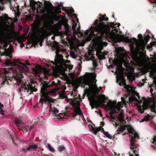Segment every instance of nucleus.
I'll use <instances>...</instances> for the list:
<instances>
[{
    "label": "nucleus",
    "mask_w": 156,
    "mask_h": 156,
    "mask_svg": "<svg viewBox=\"0 0 156 156\" xmlns=\"http://www.w3.org/2000/svg\"><path fill=\"white\" fill-rule=\"evenodd\" d=\"M88 99L89 101L90 105L91 106L92 109L94 108H98L100 103L104 102L103 100H98L93 95L88 97Z\"/></svg>",
    "instance_id": "nucleus-6"
},
{
    "label": "nucleus",
    "mask_w": 156,
    "mask_h": 156,
    "mask_svg": "<svg viewBox=\"0 0 156 156\" xmlns=\"http://www.w3.org/2000/svg\"><path fill=\"white\" fill-rule=\"evenodd\" d=\"M133 135H130V141H131V138H132V136L133 137V138L135 139V138H139V136L138 134L136 133L135 132L133 134Z\"/></svg>",
    "instance_id": "nucleus-28"
},
{
    "label": "nucleus",
    "mask_w": 156,
    "mask_h": 156,
    "mask_svg": "<svg viewBox=\"0 0 156 156\" xmlns=\"http://www.w3.org/2000/svg\"><path fill=\"white\" fill-rule=\"evenodd\" d=\"M37 148V146L36 144L30 145L28 147L23 149V151L26 152L27 151H30L31 149H35V150H36Z\"/></svg>",
    "instance_id": "nucleus-14"
},
{
    "label": "nucleus",
    "mask_w": 156,
    "mask_h": 156,
    "mask_svg": "<svg viewBox=\"0 0 156 156\" xmlns=\"http://www.w3.org/2000/svg\"><path fill=\"white\" fill-rule=\"evenodd\" d=\"M62 60H63V59H61L58 58H55L54 60L55 62L52 61H51V62L53 65H56L61 64Z\"/></svg>",
    "instance_id": "nucleus-20"
},
{
    "label": "nucleus",
    "mask_w": 156,
    "mask_h": 156,
    "mask_svg": "<svg viewBox=\"0 0 156 156\" xmlns=\"http://www.w3.org/2000/svg\"><path fill=\"white\" fill-rule=\"evenodd\" d=\"M80 95H77L75 93H74V95L73 96V98L74 99V100L76 101L77 100V99H78L79 98Z\"/></svg>",
    "instance_id": "nucleus-35"
},
{
    "label": "nucleus",
    "mask_w": 156,
    "mask_h": 156,
    "mask_svg": "<svg viewBox=\"0 0 156 156\" xmlns=\"http://www.w3.org/2000/svg\"><path fill=\"white\" fill-rule=\"evenodd\" d=\"M14 122L16 126H19V125L20 123V120L19 119H16Z\"/></svg>",
    "instance_id": "nucleus-32"
},
{
    "label": "nucleus",
    "mask_w": 156,
    "mask_h": 156,
    "mask_svg": "<svg viewBox=\"0 0 156 156\" xmlns=\"http://www.w3.org/2000/svg\"><path fill=\"white\" fill-rule=\"evenodd\" d=\"M51 111L54 115H56L58 114L59 112V111L57 109L54 107L52 108L50 106V108Z\"/></svg>",
    "instance_id": "nucleus-22"
},
{
    "label": "nucleus",
    "mask_w": 156,
    "mask_h": 156,
    "mask_svg": "<svg viewBox=\"0 0 156 156\" xmlns=\"http://www.w3.org/2000/svg\"><path fill=\"white\" fill-rule=\"evenodd\" d=\"M79 79L80 81V82H82V77L80 76L79 77Z\"/></svg>",
    "instance_id": "nucleus-58"
},
{
    "label": "nucleus",
    "mask_w": 156,
    "mask_h": 156,
    "mask_svg": "<svg viewBox=\"0 0 156 156\" xmlns=\"http://www.w3.org/2000/svg\"><path fill=\"white\" fill-rule=\"evenodd\" d=\"M124 116L123 114L122 113H120L118 116L117 117V119L114 120H111V121L114 122L113 125L116 127H117L120 124V122H121L124 121Z\"/></svg>",
    "instance_id": "nucleus-8"
},
{
    "label": "nucleus",
    "mask_w": 156,
    "mask_h": 156,
    "mask_svg": "<svg viewBox=\"0 0 156 156\" xmlns=\"http://www.w3.org/2000/svg\"><path fill=\"white\" fill-rule=\"evenodd\" d=\"M59 90V89L58 88H55L53 90L52 92L53 94H55V92L57 91H58Z\"/></svg>",
    "instance_id": "nucleus-48"
},
{
    "label": "nucleus",
    "mask_w": 156,
    "mask_h": 156,
    "mask_svg": "<svg viewBox=\"0 0 156 156\" xmlns=\"http://www.w3.org/2000/svg\"><path fill=\"white\" fill-rule=\"evenodd\" d=\"M30 6L32 8L33 10L36 9V8H37L36 10L37 12V10L40 8H41V6L40 5L41 2L39 1L37 2H35L34 0H30Z\"/></svg>",
    "instance_id": "nucleus-9"
},
{
    "label": "nucleus",
    "mask_w": 156,
    "mask_h": 156,
    "mask_svg": "<svg viewBox=\"0 0 156 156\" xmlns=\"http://www.w3.org/2000/svg\"><path fill=\"white\" fill-rule=\"evenodd\" d=\"M120 68V66H118L116 69V70H118V71L119 70Z\"/></svg>",
    "instance_id": "nucleus-60"
},
{
    "label": "nucleus",
    "mask_w": 156,
    "mask_h": 156,
    "mask_svg": "<svg viewBox=\"0 0 156 156\" xmlns=\"http://www.w3.org/2000/svg\"><path fill=\"white\" fill-rule=\"evenodd\" d=\"M23 87L25 92L27 91V92H28L29 90L30 91V84L27 85V86L26 84H24L23 85Z\"/></svg>",
    "instance_id": "nucleus-25"
},
{
    "label": "nucleus",
    "mask_w": 156,
    "mask_h": 156,
    "mask_svg": "<svg viewBox=\"0 0 156 156\" xmlns=\"http://www.w3.org/2000/svg\"><path fill=\"white\" fill-rule=\"evenodd\" d=\"M123 41L127 43H133L134 44V42L137 41V40L135 38H133L132 39H129L128 37H125L122 38Z\"/></svg>",
    "instance_id": "nucleus-17"
},
{
    "label": "nucleus",
    "mask_w": 156,
    "mask_h": 156,
    "mask_svg": "<svg viewBox=\"0 0 156 156\" xmlns=\"http://www.w3.org/2000/svg\"><path fill=\"white\" fill-rule=\"evenodd\" d=\"M108 18L106 17V15H99V20H96L94 23L95 26L92 27L91 28L94 29L101 35L105 37L108 38L114 42L119 41L122 39V37L115 32H110V27L112 28L115 27V25L114 22H107L108 25H106L104 22H101L104 20L108 21Z\"/></svg>",
    "instance_id": "nucleus-2"
},
{
    "label": "nucleus",
    "mask_w": 156,
    "mask_h": 156,
    "mask_svg": "<svg viewBox=\"0 0 156 156\" xmlns=\"http://www.w3.org/2000/svg\"><path fill=\"white\" fill-rule=\"evenodd\" d=\"M101 125L102 126H104L105 125V123L104 122H101Z\"/></svg>",
    "instance_id": "nucleus-61"
},
{
    "label": "nucleus",
    "mask_w": 156,
    "mask_h": 156,
    "mask_svg": "<svg viewBox=\"0 0 156 156\" xmlns=\"http://www.w3.org/2000/svg\"><path fill=\"white\" fill-rule=\"evenodd\" d=\"M101 98L104 99L105 98V96L104 95H102L101 96Z\"/></svg>",
    "instance_id": "nucleus-59"
},
{
    "label": "nucleus",
    "mask_w": 156,
    "mask_h": 156,
    "mask_svg": "<svg viewBox=\"0 0 156 156\" xmlns=\"http://www.w3.org/2000/svg\"><path fill=\"white\" fill-rule=\"evenodd\" d=\"M0 114L2 115H4V111L3 110L1 109L0 111Z\"/></svg>",
    "instance_id": "nucleus-56"
},
{
    "label": "nucleus",
    "mask_w": 156,
    "mask_h": 156,
    "mask_svg": "<svg viewBox=\"0 0 156 156\" xmlns=\"http://www.w3.org/2000/svg\"><path fill=\"white\" fill-rule=\"evenodd\" d=\"M124 88L126 89V91L128 92H130L131 91L130 89L131 88L130 86L129 85H126Z\"/></svg>",
    "instance_id": "nucleus-30"
},
{
    "label": "nucleus",
    "mask_w": 156,
    "mask_h": 156,
    "mask_svg": "<svg viewBox=\"0 0 156 156\" xmlns=\"http://www.w3.org/2000/svg\"><path fill=\"white\" fill-rule=\"evenodd\" d=\"M30 91L31 92H33V91L36 92L37 91V89L33 87L30 86Z\"/></svg>",
    "instance_id": "nucleus-38"
},
{
    "label": "nucleus",
    "mask_w": 156,
    "mask_h": 156,
    "mask_svg": "<svg viewBox=\"0 0 156 156\" xmlns=\"http://www.w3.org/2000/svg\"><path fill=\"white\" fill-rule=\"evenodd\" d=\"M41 68V66L37 65L35 66V68L32 69L33 71L36 74H38Z\"/></svg>",
    "instance_id": "nucleus-21"
},
{
    "label": "nucleus",
    "mask_w": 156,
    "mask_h": 156,
    "mask_svg": "<svg viewBox=\"0 0 156 156\" xmlns=\"http://www.w3.org/2000/svg\"><path fill=\"white\" fill-rule=\"evenodd\" d=\"M136 142V140L132 136L131 138L130 141V149L132 150H133L134 149H136L138 147V145L137 144H135V143Z\"/></svg>",
    "instance_id": "nucleus-16"
},
{
    "label": "nucleus",
    "mask_w": 156,
    "mask_h": 156,
    "mask_svg": "<svg viewBox=\"0 0 156 156\" xmlns=\"http://www.w3.org/2000/svg\"><path fill=\"white\" fill-rule=\"evenodd\" d=\"M12 0H0V2L2 3L3 1H5L6 2H8L9 3H11Z\"/></svg>",
    "instance_id": "nucleus-50"
},
{
    "label": "nucleus",
    "mask_w": 156,
    "mask_h": 156,
    "mask_svg": "<svg viewBox=\"0 0 156 156\" xmlns=\"http://www.w3.org/2000/svg\"><path fill=\"white\" fill-rule=\"evenodd\" d=\"M156 43V42H151L150 43V44L151 47H152L153 46H154L155 44Z\"/></svg>",
    "instance_id": "nucleus-54"
},
{
    "label": "nucleus",
    "mask_w": 156,
    "mask_h": 156,
    "mask_svg": "<svg viewBox=\"0 0 156 156\" xmlns=\"http://www.w3.org/2000/svg\"><path fill=\"white\" fill-rule=\"evenodd\" d=\"M113 64H112L110 65V67L112 68H113L114 67V65H117L118 64L117 62L116 61H113Z\"/></svg>",
    "instance_id": "nucleus-39"
},
{
    "label": "nucleus",
    "mask_w": 156,
    "mask_h": 156,
    "mask_svg": "<svg viewBox=\"0 0 156 156\" xmlns=\"http://www.w3.org/2000/svg\"><path fill=\"white\" fill-rule=\"evenodd\" d=\"M132 96L129 98V101L132 102L134 101H138V99H140V96L139 94L135 91L132 93L131 94Z\"/></svg>",
    "instance_id": "nucleus-10"
},
{
    "label": "nucleus",
    "mask_w": 156,
    "mask_h": 156,
    "mask_svg": "<svg viewBox=\"0 0 156 156\" xmlns=\"http://www.w3.org/2000/svg\"><path fill=\"white\" fill-rule=\"evenodd\" d=\"M119 80L122 81V84L123 86H124V87H125L126 85H127L126 81L124 79V78L123 76H120L119 78Z\"/></svg>",
    "instance_id": "nucleus-26"
},
{
    "label": "nucleus",
    "mask_w": 156,
    "mask_h": 156,
    "mask_svg": "<svg viewBox=\"0 0 156 156\" xmlns=\"http://www.w3.org/2000/svg\"><path fill=\"white\" fill-rule=\"evenodd\" d=\"M4 106L0 102V109H2V107H3Z\"/></svg>",
    "instance_id": "nucleus-57"
},
{
    "label": "nucleus",
    "mask_w": 156,
    "mask_h": 156,
    "mask_svg": "<svg viewBox=\"0 0 156 156\" xmlns=\"http://www.w3.org/2000/svg\"><path fill=\"white\" fill-rule=\"evenodd\" d=\"M138 36L140 41L136 44V48L138 51H141L144 53L145 47L147 44V43L148 42L150 37L148 35H147L145 37L144 39L141 34H139Z\"/></svg>",
    "instance_id": "nucleus-4"
},
{
    "label": "nucleus",
    "mask_w": 156,
    "mask_h": 156,
    "mask_svg": "<svg viewBox=\"0 0 156 156\" xmlns=\"http://www.w3.org/2000/svg\"><path fill=\"white\" fill-rule=\"evenodd\" d=\"M57 4L59 6H57V7H56V9L57 10H58L59 12H61V9L60 8V5H59V3L58 2H57Z\"/></svg>",
    "instance_id": "nucleus-41"
},
{
    "label": "nucleus",
    "mask_w": 156,
    "mask_h": 156,
    "mask_svg": "<svg viewBox=\"0 0 156 156\" xmlns=\"http://www.w3.org/2000/svg\"><path fill=\"white\" fill-rule=\"evenodd\" d=\"M90 53H89V56H88L87 55H85V57L87 59H88V60H89V56H90Z\"/></svg>",
    "instance_id": "nucleus-55"
},
{
    "label": "nucleus",
    "mask_w": 156,
    "mask_h": 156,
    "mask_svg": "<svg viewBox=\"0 0 156 156\" xmlns=\"http://www.w3.org/2000/svg\"><path fill=\"white\" fill-rule=\"evenodd\" d=\"M113 61H113L112 59H109V62L110 63H111V62H113Z\"/></svg>",
    "instance_id": "nucleus-64"
},
{
    "label": "nucleus",
    "mask_w": 156,
    "mask_h": 156,
    "mask_svg": "<svg viewBox=\"0 0 156 156\" xmlns=\"http://www.w3.org/2000/svg\"><path fill=\"white\" fill-rule=\"evenodd\" d=\"M122 50L121 47H119L116 49V51L117 54L118 55L120 54L122 52Z\"/></svg>",
    "instance_id": "nucleus-29"
},
{
    "label": "nucleus",
    "mask_w": 156,
    "mask_h": 156,
    "mask_svg": "<svg viewBox=\"0 0 156 156\" xmlns=\"http://www.w3.org/2000/svg\"><path fill=\"white\" fill-rule=\"evenodd\" d=\"M152 143L154 145H155L156 144V138H154L153 140V142Z\"/></svg>",
    "instance_id": "nucleus-52"
},
{
    "label": "nucleus",
    "mask_w": 156,
    "mask_h": 156,
    "mask_svg": "<svg viewBox=\"0 0 156 156\" xmlns=\"http://www.w3.org/2000/svg\"><path fill=\"white\" fill-rule=\"evenodd\" d=\"M126 129V126L123 125L121 126H120V127H119L118 130H117V131L118 132L117 133V134H119V131L122 132L124 131Z\"/></svg>",
    "instance_id": "nucleus-24"
},
{
    "label": "nucleus",
    "mask_w": 156,
    "mask_h": 156,
    "mask_svg": "<svg viewBox=\"0 0 156 156\" xmlns=\"http://www.w3.org/2000/svg\"><path fill=\"white\" fill-rule=\"evenodd\" d=\"M153 83L155 85L156 84V80H153Z\"/></svg>",
    "instance_id": "nucleus-63"
},
{
    "label": "nucleus",
    "mask_w": 156,
    "mask_h": 156,
    "mask_svg": "<svg viewBox=\"0 0 156 156\" xmlns=\"http://www.w3.org/2000/svg\"><path fill=\"white\" fill-rule=\"evenodd\" d=\"M51 8L53 9L54 7L51 3H48L46 5L37 10V13L44 14L45 16L51 15L53 13V11Z\"/></svg>",
    "instance_id": "nucleus-5"
},
{
    "label": "nucleus",
    "mask_w": 156,
    "mask_h": 156,
    "mask_svg": "<svg viewBox=\"0 0 156 156\" xmlns=\"http://www.w3.org/2000/svg\"><path fill=\"white\" fill-rule=\"evenodd\" d=\"M93 64L95 67H97V63L96 61L94 60L93 61Z\"/></svg>",
    "instance_id": "nucleus-49"
},
{
    "label": "nucleus",
    "mask_w": 156,
    "mask_h": 156,
    "mask_svg": "<svg viewBox=\"0 0 156 156\" xmlns=\"http://www.w3.org/2000/svg\"><path fill=\"white\" fill-rule=\"evenodd\" d=\"M94 90L95 91L97 92H98L100 91V90H99L96 86H95V88Z\"/></svg>",
    "instance_id": "nucleus-51"
},
{
    "label": "nucleus",
    "mask_w": 156,
    "mask_h": 156,
    "mask_svg": "<svg viewBox=\"0 0 156 156\" xmlns=\"http://www.w3.org/2000/svg\"><path fill=\"white\" fill-rule=\"evenodd\" d=\"M65 11L68 14H71L74 12V10L73 8H71L70 9H66Z\"/></svg>",
    "instance_id": "nucleus-27"
},
{
    "label": "nucleus",
    "mask_w": 156,
    "mask_h": 156,
    "mask_svg": "<svg viewBox=\"0 0 156 156\" xmlns=\"http://www.w3.org/2000/svg\"><path fill=\"white\" fill-rule=\"evenodd\" d=\"M23 88V85L21 86V87H20L19 89L20 91L21 92V91H23L24 90Z\"/></svg>",
    "instance_id": "nucleus-53"
},
{
    "label": "nucleus",
    "mask_w": 156,
    "mask_h": 156,
    "mask_svg": "<svg viewBox=\"0 0 156 156\" xmlns=\"http://www.w3.org/2000/svg\"><path fill=\"white\" fill-rule=\"evenodd\" d=\"M5 63L8 65L13 66L12 67L9 69L13 74H16V75H13L12 77H11L10 76L11 75L10 72L6 70H4L3 72L0 74V77L2 78V84H4L6 83L8 85H9L10 84L9 80L11 82L13 79L16 81V83L18 84H19V83H21L22 80L20 76L22 72L27 71L28 70V68L27 66L30 65L28 61H27L26 63H23L17 61L15 59H13V61L7 59Z\"/></svg>",
    "instance_id": "nucleus-1"
},
{
    "label": "nucleus",
    "mask_w": 156,
    "mask_h": 156,
    "mask_svg": "<svg viewBox=\"0 0 156 156\" xmlns=\"http://www.w3.org/2000/svg\"><path fill=\"white\" fill-rule=\"evenodd\" d=\"M76 25L75 24H73L72 26V28L73 31V33L74 34H79L81 35V36H83V34L81 33V32L80 31L79 29L76 30Z\"/></svg>",
    "instance_id": "nucleus-19"
},
{
    "label": "nucleus",
    "mask_w": 156,
    "mask_h": 156,
    "mask_svg": "<svg viewBox=\"0 0 156 156\" xmlns=\"http://www.w3.org/2000/svg\"><path fill=\"white\" fill-rule=\"evenodd\" d=\"M133 153L135 154V156H139V155L138 154H136V153H138V151H137L136 150H134L133 151Z\"/></svg>",
    "instance_id": "nucleus-46"
},
{
    "label": "nucleus",
    "mask_w": 156,
    "mask_h": 156,
    "mask_svg": "<svg viewBox=\"0 0 156 156\" xmlns=\"http://www.w3.org/2000/svg\"><path fill=\"white\" fill-rule=\"evenodd\" d=\"M91 39V37L90 36H88L85 39V41L86 42H89Z\"/></svg>",
    "instance_id": "nucleus-43"
},
{
    "label": "nucleus",
    "mask_w": 156,
    "mask_h": 156,
    "mask_svg": "<svg viewBox=\"0 0 156 156\" xmlns=\"http://www.w3.org/2000/svg\"><path fill=\"white\" fill-rule=\"evenodd\" d=\"M115 104V103H114L113 101H109L107 103V105L110 108V111L109 112L110 115H108L107 116V117L110 118L111 121V120H112L115 119V117L112 115V114L116 113L117 112L116 109L113 107Z\"/></svg>",
    "instance_id": "nucleus-7"
},
{
    "label": "nucleus",
    "mask_w": 156,
    "mask_h": 156,
    "mask_svg": "<svg viewBox=\"0 0 156 156\" xmlns=\"http://www.w3.org/2000/svg\"><path fill=\"white\" fill-rule=\"evenodd\" d=\"M96 80H94L92 83H91L88 79H84L83 81V87H84L85 85H88L90 87L92 84L93 83H95L96 82Z\"/></svg>",
    "instance_id": "nucleus-13"
},
{
    "label": "nucleus",
    "mask_w": 156,
    "mask_h": 156,
    "mask_svg": "<svg viewBox=\"0 0 156 156\" xmlns=\"http://www.w3.org/2000/svg\"><path fill=\"white\" fill-rule=\"evenodd\" d=\"M17 7H18V9L17 10L18 12H17V13H16V12L15 13V15L17 17H18L20 15V12L19 11V6H18Z\"/></svg>",
    "instance_id": "nucleus-44"
},
{
    "label": "nucleus",
    "mask_w": 156,
    "mask_h": 156,
    "mask_svg": "<svg viewBox=\"0 0 156 156\" xmlns=\"http://www.w3.org/2000/svg\"><path fill=\"white\" fill-rule=\"evenodd\" d=\"M57 149L59 152H62L65 151L66 148L63 145H59L58 146Z\"/></svg>",
    "instance_id": "nucleus-23"
},
{
    "label": "nucleus",
    "mask_w": 156,
    "mask_h": 156,
    "mask_svg": "<svg viewBox=\"0 0 156 156\" xmlns=\"http://www.w3.org/2000/svg\"><path fill=\"white\" fill-rule=\"evenodd\" d=\"M146 109L144 107H143L142 108L141 107H140L139 108V110L140 112L141 113H143L144 112V110Z\"/></svg>",
    "instance_id": "nucleus-33"
},
{
    "label": "nucleus",
    "mask_w": 156,
    "mask_h": 156,
    "mask_svg": "<svg viewBox=\"0 0 156 156\" xmlns=\"http://www.w3.org/2000/svg\"><path fill=\"white\" fill-rule=\"evenodd\" d=\"M73 110L74 112L73 113V115L74 117H76L77 115H81L83 114L80 107H77L75 106Z\"/></svg>",
    "instance_id": "nucleus-11"
},
{
    "label": "nucleus",
    "mask_w": 156,
    "mask_h": 156,
    "mask_svg": "<svg viewBox=\"0 0 156 156\" xmlns=\"http://www.w3.org/2000/svg\"><path fill=\"white\" fill-rule=\"evenodd\" d=\"M6 56H8L10 57V58H12V55L10 53H7L6 54Z\"/></svg>",
    "instance_id": "nucleus-45"
},
{
    "label": "nucleus",
    "mask_w": 156,
    "mask_h": 156,
    "mask_svg": "<svg viewBox=\"0 0 156 156\" xmlns=\"http://www.w3.org/2000/svg\"><path fill=\"white\" fill-rule=\"evenodd\" d=\"M121 81L119 83V85L121 86L122 85V81Z\"/></svg>",
    "instance_id": "nucleus-62"
},
{
    "label": "nucleus",
    "mask_w": 156,
    "mask_h": 156,
    "mask_svg": "<svg viewBox=\"0 0 156 156\" xmlns=\"http://www.w3.org/2000/svg\"><path fill=\"white\" fill-rule=\"evenodd\" d=\"M42 85L41 89V97L40 99V103L42 105L43 103L46 104L47 101L49 102H53V99L48 96V88L54 86L57 87V83H55V81L52 82L49 81H44L43 83H42Z\"/></svg>",
    "instance_id": "nucleus-3"
},
{
    "label": "nucleus",
    "mask_w": 156,
    "mask_h": 156,
    "mask_svg": "<svg viewBox=\"0 0 156 156\" xmlns=\"http://www.w3.org/2000/svg\"><path fill=\"white\" fill-rule=\"evenodd\" d=\"M149 120V118L148 117H146L143 119L142 120V122H144V121H147Z\"/></svg>",
    "instance_id": "nucleus-47"
},
{
    "label": "nucleus",
    "mask_w": 156,
    "mask_h": 156,
    "mask_svg": "<svg viewBox=\"0 0 156 156\" xmlns=\"http://www.w3.org/2000/svg\"><path fill=\"white\" fill-rule=\"evenodd\" d=\"M104 134L109 139H112V136L110 135L108 132H105L104 133Z\"/></svg>",
    "instance_id": "nucleus-31"
},
{
    "label": "nucleus",
    "mask_w": 156,
    "mask_h": 156,
    "mask_svg": "<svg viewBox=\"0 0 156 156\" xmlns=\"http://www.w3.org/2000/svg\"><path fill=\"white\" fill-rule=\"evenodd\" d=\"M65 28L64 34L66 35H71V29L69 28V25L67 22H65L64 25Z\"/></svg>",
    "instance_id": "nucleus-12"
},
{
    "label": "nucleus",
    "mask_w": 156,
    "mask_h": 156,
    "mask_svg": "<svg viewBox=\"0 0 156 156\" xmlns=\"http://www.w3.org/2000/svg\"><path fill=\"white\" fill-rule=\"evenodd\" d=\"M134 47L133 46L130 47V51L132 53H133L135 52Z\"/></svg>",
    "instance_id": "nucleus-42"
},
{
    "label": "nucleus",
    "mask_w": 156,
    "mask_h": 156,
    "mask_svg": "<svg viewBox=\"0 0 156 156\" xmlns=\"http://www.w3.org/2000/svg\"><path fill=\"white\" fill-rule=\"evenodd\" d=\"M33 125H27L23 126L21 128V129L23 132H27L29 131H30L32 128Z\"/></svg>",
    "instance_id": "nucleus-18"
},
{
    "label": "nucleus",
    "mask_w": 156,
    "mask_h": 156,
    "mask_svg": "<svg viewBox=\"0 0 156 156\" xmlns=\"http://www.w3.org/2000/svg\"><path fill=\"white\" fill-rule=\"evenodd\" d=\"M92 127V130L93 131V132L96 135L97 133L100 130H101L104 133L105 132L104 128L101 126H100L98 128L97 127H94L92 126H91Z\"/></svg>",
    "instance_id": "nucleus-15"
},
{
    "label": "nucleus",
    "mask_w": 156,
    "mask_h": 156,
    "mask_svg": "<svg viewBox=\"0 0 156 156\" xmlns=\"http://www.w3.org/2000/svg\"><path fill=\"white\" fill-rule=\"evenodd\" d=\"M48 147L49 150L50 151H51L52 152H54L55 151V150L53 148L51 147V146L50 144H48Z\"/></svg>",
    "instance_id": "nucleus-36"
},
{
    "label": "nucleus",
    "mask_w": 156,
    "mask_h": 156,
    "mask_svg": "<svg viewBox=\"0 0 156 156\" xmlns=\"http://www.w3.org/2000/svg\"><path fill=\"white\" fill-rule=\"evenodd\" d=\"M4 17L5 19V20L7 21L9 20H12V18L10 17H9L8 16V15L6 14H5V15H4Z\"/></svg>",
    "instance_id": "nucleus-40"
},
{
    "label": "nucleus",
    "mask_w": 156,
    "mask_h": 156,
    "mask_svg": "<svg viewBox=\"0 0 156 156\" xmlns=\"http://www.w3.org/2000/svg\"><path fill=\"white\" fill-rule=\"evenodd\" d=\"M99 59L100 60H102L105 58V57L104 55H99L98 56Z\"/></svg>",
    "instance_id": "nucleus-37"
},
{
    "label": "nucleus",
    "mask_w": 156,
    "mask_h": 156,
    "mask_svg": "<svg viewBox=\"0 0 156 156\" xmlns=\"http://www.w3.org/2000/svg\"><path fill=\"white\" fill-rule=\"evenodd\" d=\"M128 131L129 133L133 134L135 132V130L134 129L132 128H129L128 129Z\"/></svg>",
    "instance_id": "nucleus-34"
}]
</instances>
